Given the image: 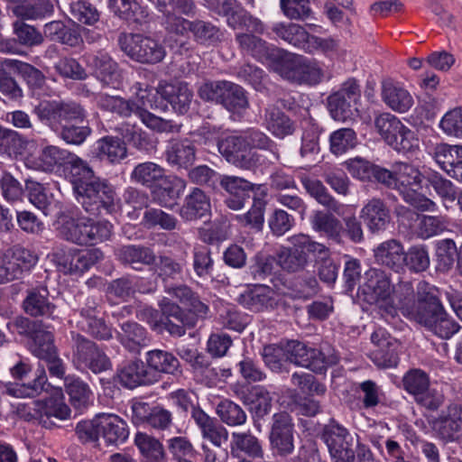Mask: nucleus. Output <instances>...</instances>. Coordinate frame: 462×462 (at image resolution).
I'll list each match as a JSON object with an SVG mask.
<instances>
[{"mask_svg": "<svg viewBox=\"0 0 462 462\" xmlns=\"http://www.w3.org/2000/svg\"><path fill=\"white\" fill-rule=\"evenodd\" d=\"M32 113L40 122L59 133L67 143L81 144L91 133L87 125L72 124L81 123L86 117V112L79 103L43 99L33 106Z\"/></svg>", "mask_w": 462, "mask_h": 462, "instance_id": "obj_1", "label": "nucleus"}, {"mask_svg": "<svg viewBox=\"0 0 462 462\" xmlns=\"http://www.w3.org/2000/svg\"><path fill=\"white\" fill-rule=\"evenodd\" d=\"M219 152L236 167L244 170L255 168L259 154L254 149L269 150L274 160L279 159L277 145L264 133L249 129L239 135H228L217 142Z\"/></svg>", "mask_w": 462, "mask_h": 462, "instance_id": "obj_2", "label": "nucleus"}, {"mask_svg": "<svg viewBox=\"0 0 462 462\" xmlns=\"http://www.w3.org/2000/svg\"><path fill=\"white\" fill-rule=\"evenodd\" d=\"M57 234L62 239L79 245H94L111 236L108 221H95L89 217L61 213L55 222Z\"/></svg>", "mask_w": 462, "mask_h": 462, "instance_id": "obj_3", "label": "nucleus"}, {"mask_svg": "<svg viewBox=\"0 0 462 462\" xmlns=\"http://www.w3.org/2000/svg\"><path fill=\"white\" fill-rule=\"evenodd\" d=\"M8 328L33 340L32 352L39 358L46 360L51 376L58 378L64 376L65 366L61 359L57 356L56 348L53 346V336L51 332L43 328L41 320L14 319L13 322L8 323Z\"/></svg>", "mask_w": 462, "mask_h": 462, "instance_id": "obj_4", "label": "nucleus"}, {"mask_svg": "<svg viewBox=\"0 0 462 462\" xmlns=\"http://www.w3.org/2000/svg\"><path fill=\"white\" fill-rule=\"evenodd\" d=\"M134 99L130 101L134 105V113L150 129L159 133H178L180 126L171 120H165L148 111L149 108L157 107L155 98L157 91L147 83L135 82L133 86Z\"/></svg>", "mask_w": 462, "mask_h": 462, "instance_id": "obj_5", "label": "nucleus"}, {"mask_svg": "<svg viewBox=\"0 0 462 462\" xmlns=\"http://www.w3.org/2000/svg\"><path fill=\"white\" fill-rule=\"evenodd\" d=\"M288 362L296 365L322 373L328 366L338 362V356L335 349L328 344H325L320 349L307 346L304 343L291 340L286 344Z\"/></svg>", "mask_w": 462, "mask_h": 462, "instance_id": "obj_6", "label": "nucleus"}, {"mask_svg": "<svg viewBox=\"0 0 462 462\" xmlns=\"http://www.w3.org/2000/svg\"><path fill=\"white\" fill-rule=\"evenodd\" d=\"M396 186L395 189L403 199L421 211H434L436 204L419 193L421 189V173L413 165L398 162L393 164Z\"/></svg>", "mask_w": 462, "mask_h": 462, "instance_id": "obj_7", "label": "nucleus"}, {"mask_svg": "<svg viewBox=\"0 0 462 462\" xmlns=\"http://www.w3.org/2000/svg\"><path fill=\"white\" fill-rule=\"evenodd\" d=\"M290 245L281 246L277 251V265L287 273L302 272L310 263L308 253H314L318 242L305 234H297L288 237Z\"/></svg>", "mask_w": 462, "mask_h": 462, "instance_id": "obj_8", "label": "nucleus"}, {"mask_svg": "<svg viewBox=\"0 0 462 462\" xmlns=\"http://www.w3.org/2000/svg\"><path fill=\"white\" fill-rule=\"evenodd\" d=\"M18 413L26 420H37L44 427H50L52 424L50 421L51 418L66 420L69 417L70 410L64 402L61 389L56 388L51 397L45 401H34L20 405Z\"/></svg>", "mask_w": 462, "mask_h": 462, "instance_id": "obj_9", "label": "nucleus"}, {"mask_svg": "<svg viewBox=\"0 0 462 462\" xmlns=\"http://www.w3.org/2000/svg\"><path fill=\"white\" fill-rule=\"evenodd\" d=\"M280 75L291 82L316 85L324 78V70L315 60L283 53L277 69Z\"/></svg>", "mask_w": 462, "mask_h": 462, "instance_id": "obj_10", "label": "nucleus"}, {"mask_svg": "<svg viewBox=\"0 0 462 462\" xmlns=\"http://www.w3.org/2000/svg\"><path fill=\"white\" fill-rule=\"evenodd\" d=\"M122 51L140 63L155 64L165 56V50L157 41L141 34H122L119 37Z\"/></svg>", "mask_w": 462, "mask_h": 462, "instance_id": "obj_11", "label": "nucleus"}, {"mask_svg": "<svg viewBox=\"0 0 462 462\" xmlns=\"http://www.w3.org/2000/svg\"><path fill=\"white\" fill-rule=\"evenodd\" d=\"M78 201L89 215H99L101 208L112 212L116 207V192L114 187L106 180H94L88 188H79Z\"/></svg>", "mask_w": 462, "mask_h": 462, "instance_id": "obj_12", "label": "nucleus"}, {"mask_svg": "<svg viewBox=\"0 0 462 462\" xmlns=\"http://www.w3.org/2000/svg\"><path fill=\"white\" fill-rule=\"evenodd\" d=\"M37 262V256L30 250L19 245L5 251L0 265V283H7L20 279Z\"/></svg>", "mask_w": 462, "mask_h": 462, "instance_id": "obj_13", "label": "nucleus"}, {"mask_svg": "<svg viewBox=\"0 0 462 462\" xmlns=\"http://www.w3.org/2000/svg\"><path fill=\"white\" fill-rule=\"evenodd\" d=\"M74 341V362L97 374L108 370L111 362L107 356L92 341L76 334Z\"/></svg>", "mask_w": 462, "mask_h": 462, "instance_id": "obj_14", "label": "nucleus"}, {"mask_svg": "<svg viewBox=\"0 0 462 462\" xmlns=\"http://www.w3.org/2000/svg\"><path fill=\"white\" fill-rule=\"evenodd\" d=\"M365 275V281L358 289L359 298L383 308L392 293L389 276L379 269H370Z\"/></svg>", "mask_w": 462, "mask_h": 462, "instance_id": "obj_15", "label": "nucleus"}, {"mask_svg": "<svg viewBox=\"0 0 462 462\" xmlns=\"http://www.w3.org/2000/svg\"><path fill=\"white\" fill-rule=\"evenodd\" d=\"M323 439L336 462L355 461L356 441L345 428L330 423L324 429Z\"/></svg>", "mask_w": 462, "mask_h": 462, "instance_id": "obj_16", "label": "nucleus"}, {"mask_svg": "<svg viewBox=\"0 0 462 462\" xmlns=\"http://www.w3.org/2000/svg\"><path fill=\"white\" fill-rule=\"evenodd\" d=\"M374 348L370 357L375 365L381 368H390L397 365L398 341L383 328H379L371 336Z\"/></svg>", "mask_w": 462, "mask_h": 462, "instance_id": "obj_17", "label": "nucleus"}, {"mask_svg": "<svg viewBox=\"0 0 462 462\" xmlns=\"http://www.w3.org/2000/svg\"><path fill=\"white\" fill-rule=\"evenodd\" d=\"M87 66L105 86L118 88L122 76L117 63L105 51L88 53L84 56Z\"/></svg>", "mask_w": 462, "mask_h": 462, "instance_id": "obj_18", "label": "nucleus"}, {"mask_svg": "<svg viewBox=\"0 0 462 462\" xmlns=\"http://www.w3.org/2000/svg\"><path fill=\"white\" fill-rule=\"evenodd\" d=\"M400 222L415 230L422 238L433 236L446 228L443 217L420 216L413 210L400 207L396 209Z\"/></svg>", "mask_w": 462, "mask_h": 462, "instance_id": "obj_19", "label": "nucleus"}, {"mask_svg": "<svg viewBox=\"0 0 462 462\" xmlns=\"http://www.w3.org/2000/svg\"><path fill=\"white\" fill-rule=\"evenodd\" d=\"M71 152L55 145H47L38 153L30 152L24 156L27 168L42 171H52L56 167L67 165Z\"/></svg>", "mask_w": 462, "mask_h": 462, "instance_id": "obj_20", "label": "nucleus"}, {"mask_svg": "<svg viewBox=\"0 0 462 462\" xmlns=\"http://www.w3.org/2000/svg\"><path fill=\"white\" fill-rule=\"evenodd\" d=\"M270 441L273 449L281 456L293 451V423L287 412H279L273 416Z\"/></svg>", "mask_w": 462, "mask_h": 462, "instance_id": "obj_21", "label": "nucleus"}, {"mask_svg": "<svg viewBox=\"0 0 462 462\" xmlns=\"http://www.w3.org/2000/svg\"><path fill=\"white\" fill-rule=\"evenodd\" d=\"M254 32H239L236 34V41L242 52L246 53L254 59L265 62L275 59H281L283 53L278 49L272 48Z\"/></svg>", "mask_w": 462, "mask_h": 462, "instance_id": "obj_22", "label": "nucleus"}, {"mask_svg": "<svg viewBox=\"0 0 462 462\" xmlns=\"http://www.w3.org/2000/svg\"><path fill=\"white\" fill-rule=\"evenodd\" d=\"M417 305L412 316L420 318H441L446 315L444 307L442 306L436 292L437 290L425 281H420L417 284Z\"/></svg>", "mask_w": 462, "mask_h": 462, "instance_id": "obj_23", "label": "nucleus"}, {"mask_svg": "<svg viewBox=\"0 0 462 462\" xmlns=\"http://www.w3.org/2000/svg\"><path fill=\"white\" fill-rule=\"evenodd\" d=\"M219 184L229 193L230 197L226 199V204L233 210L243 208L246 199L249 198V192L255 188L254 184L245 179L229 175L220 176Z\"/></svg>", "mask_w": 462, "mask_h": 462, "instance_id": "obj_24", "label": "nucleus"}, {"mask_svg": "<svg viewBox=\"0 0 462 462\" xmlns=\"http://www.w3.org/2000/svg\"><path fill=\"white\" fill-rule=\"evenodd\" d=\"M164 157L171 167L187 170L196 160V147L187 138L172 139L166 147Z\"/></svg>", "mask_w": 462, "mask_h": 462, "instance_id": "obj_25", "label": "nucleus"}, {"mask_svg": "<svg viewBox=\"0 0 462 462\" xmlns=\"http://www.w3.org/2000/svg\"><path fill=\"white\" fill-rule=\"evenodd\" d=\"M432 428L445 440H454L462 435V409L457 404L448 407L445 414L432 421Z\"/></svg>", "mask_w": 462, "mask_h": 462, "instance_id": "obj_26", "label": "nucleus"}, {"mask_svg": "<svg viewBox=\"0 0 462 462\" xmlns=\"http://www.w3.org/2000/svg\"><path fill=\"white\" fill-rule=\"evenodd\" d=\"M118 382L125 387L134 389L155 383V377L149 372L147 365L134 360L125 365L117 374Z\"/></svg>", "mask_w": 462, "mask_h": 462, "instance_id": "obj_27", "label": "nucleus"}, {"mask_svg": "<svg viewBox=\"0 0 462 462\" xmlns=\"http://www.w3.org/2000/svg\"><path fill=\"white\" fill-rule=\"evenodd\" d=\"M35 147L32 141L23 138L20 134L11 129L0 130V154L9 158H22L32 152L31 148Z\"/></svg>", "mask_w": 462, "mask_h": 462, "instance_id": "obj_28", "label": "nucleus"}, {"mask_svg": "<svg viewBox=\"0 0 462 462\" xmlns=\"http://www.w3.org/2000/svg\"><path fill=\"white\" fill-rule=\"evenodd\" d=\"M192 419L201 431L203 439H208L214 446L221 447L227 441V430L217 423L215 419L209 417L202 410H194Z\"/></svg>", "mask_w": 462, "mask_h": 462, "instance_id": "obj_29", "label": "nucleus"}, {"mask_svg": "<svg viewBox=\"0 0 462 462\" xmlns=\"http://www.w3.org/2000/svg\"><path fill=\"white\" fill-rule=\"evenodd\" d=\"M361 217L373 233L385 229L391 219L390 211L385 203L377 198L368 200L363 207Z\"/></svg>", "mask_w": 462, "mask_h": 462, "instance_id": "obj_30", "label": "nucleus"}, {"mask_svg": "<svg viewBox=\"0 0 462 462\" xmlns=\"http://www.w3.org/2000/svg\"><path fill=\"white\" fill-rule=\"evenodd\" d=\"M100 437L107 444H119L125 442L129 430L126 422L119 416L113 413L99 414Z\"/></svg>", "mask_w": 462, "mask_h": 462, "instance_id": "obj_31", "label": "nucleus"}, {"mask_svg": "<svg viewBox=\"0 0 462 462\" xmlns=\"http://www.w3.org/2000/svg\"><path fill=\"white\" fill-rule=\"evenodd\" d=\"M209 212V198L200 189L194 188L185 198L180 215L183 219L192 221L208 215Z\"/></svg>", "mask_w": 462, "mask_h": 462, "instance_id": "obj_32", "label": "nucleus"}, {"mask_svg": "<svg viewBox=\"0 0 462 462\" xmlns=\"http://www.w3.org/2000/svg\"><path fill=\"white\" fill-rule=\"evenodd\" d=\"M145 360L149 372L155 377V383L159 381L161 374H175L179 372V360L167 351L151 350L147 352Z\"/></svg>", "mask_w": 462, "mask_h": 462, "instance_id": "obj_33", "label": "nucleus"}, {"mask_svg": "<svg viewBox=\"0 0 462 462\" xmlns=\"http://www.w3.org/2000/svg\"><path fill=\"white\" fill-rule=\"evenodd\" d=\"M374 258L379 264L397 271L405 262L403 246L395 239L383 242L374 249Z\"/></svg>", "mask_w": 462, "mask_h": 462, "instance_id": "obj_34", "label": "nucleus"}, {"mask_svg": "<svg viewBox=\"0 0 462 462\" xmlns=\"http://www.w3.org/2000/svg\"><path fill=\"white\" fill-rule=\"evenodd\" d=\"M118 337L121 344L133 353H139L148 343L145 328L133 319L122 323Z\"/></svg>", "mask_w": 462, "mask_h": 462, "instance_id": "obj_35", "label": "nucleus"}, {"mask_svg": "<svg viewBox=\"0 0 462 462\" xmlns=\"http://www.w3.org/2000/svg\"><path fill=\"white\" fill-rule=\"evenodd\" d=\"M392 300L394 306L387 310V314L394 316L395 310H399L403 316H412L417 305L412 283L408 281L399 282L393 291Z\"/></svg>", "mask_w": 462, "mask_h": 462, "instance_id": "obj_36", "label": "nucleus"}, {"mask_svg": "<svg viewBox=\"0 0 462 462\" xmlns=\"http://www.w3.org/2000/svg\"><path fill=\"white\" fill-rule=\"evenodd\" d=\"M318 246L313 253L317 274L321 282L332 285L337 278L338 265L332 259L330 251L326 245L318 243Z\"/></svg>", "mask_w": 462, "mask_h": 462, "instance_id": "obj_37", "label": "nucleus"}, {"mask_svg": "<svg viewBox=\"0 0 462 462\" xmlns=\"http://www.w3.org/2000/svg\"><path fill=\"white\" fill-rule=\"evenodd\" d=\"M66 168L69 171L76 195L80 194V187L88 188L89 183L98 179L95 176L94 171L89 164L74 153H71Z\"/></svg>", "mask_w": 462, "mask_h": 462, "instance_id": "obj_38", "label": "nucleus"}, {"mask_svg": "<svg viewBox=\"0 0 462 462\" xmlns=\"http://www.w3.org/2000/svg\"><path fill=\"white\" fill-rule=\"evenodd\" d=\"M48 295L46 286L30 291L23 302L25 313L32 317L53 315L55 305L48 300Z\"/></svg>", "mask_w": 462, "mask_h": 462, "instance_id": "obj_39", "label": "nucleus"}, {"mask_svg": "<svg viewBox=\"0 0 462 462\" xmlns=\"http://www.w3.org/2000/svg\"><path fill=\"white\" fill-rule=\"evenodd\" d=\"M47 375L43 367L38 368L35 377L29 383H9L6 385V393L16 398H34L42 392H47L50 386L47 383Z\"/></svg>", "mask_w": 462, "mask_h": 462, "instance_id": "obj_40", "label": "nucleus"}, {"mask_svg": "<svg viewBox=\"0 0 462 462\" xmlns=\"http://www.w3.org/2000/svg\"><path fill=\"white\" fill-rule=\"evenodd\" d=\"M263 122L266 129L278 138L292 134L295 130L293 122L275 106L266 108Z\"/></svg>", "mask_w": 462, "mask_h": 462, "instance_id": "obj_41", "label": "nucleus"}, {"mask_svg": "<svg viewBox=\"0 0 462 462\" xmlns=\"http://www.w3.org/2000/svg\"><path fill=\"white\" fill-rule=\"evenodd\" d=\"M14 4L13 14L23 20H35L51 13L52 5L49 0H7Z\"/></svg>", "mask_w": 462, "mask_h": 462, "instance_id": "obj_42", "label": "nucleus"}, {"mask_svg": "<svg viewBox=\"0 0 462 462\" xmlns=\"http://www.w3.org/2000/svg\"><path fill=\"white\" fill-rule=\"evenodd\" d=\"M107 4L111 12L121 19L138 23L148 20V10L136 0H108Z\"/></svg>", "mask_w": 462, "mask_h": 462, "instance_id": "obj_43", "label": "nucleus"}, {"mask_svg": "<svg viewBox=\"0 0 462 462\" xmlns=\"http://www.w3.org/2000/svg\"><path fill=\"white\" fill-rule=\"evenodd\" d=\"M97 157L112 164L119 163L127 156L124 141L114 136H105L97 142Z\"/></svg>", "mask_w": 462, "mask_h": 462, "instance_id": "obj_44", "label": "nucleus"}, {"mask_svg": "<svg viewBox=\"0 0 462 462\" xmlns=\"http://www.w3.org/2000/svg\"><path fill=\"white\" fill-rule=\"evenodd\" d=\"M189 32L196 42L206 46H217L224 39V32L208 21L199 19L191 21Z\"/></svg>", "mask_w": 462, "mask_h": 462, "instance_id": "obj_45", "label": "nucleus"}, {"mask_svg": "<svg viewBox=\"0 0 462 462\" xmlns=\"http://www.w3.org/2000/svg\"><path fill=\"white\" fill-rule=\"evenodd\" d=\"M117 258L124 263L140 269L142 265H150L155 262V254L147 247L125 245L116 252Z\"/></svg>", "mask_w": 462, "mask_h": 462, "instance_id": "obj_46", "label": "nucleus"}, {"mask_svg": "<svg viewBox=\"0 0 462 462\" xmlns=\"http://www.w3.org/2000/svg\"><path fill=\"white\" fill-rule=\"evenodd\" d=\"M272 31L282 41L305 51L309 32L301 25L280 22L273 25Z\"/></svg>", "mask_w": 462, "mask_h": 462, "instance_id": "obj_47", "label": "nucleus"}, {"mask_svg": "<svg viewBox=\"0 0 462 462\" xmlns=\"http://www.w3.org/2000/svg\"><path fill=\"white\" fill-rule=\"evenodd\" d=\"M165 170L159 164L145 162L137 164L130 174L131 180L147 188H152L164 179Z\"/></svg>", "mask_w": 462, "mask_h": 462, "instance_id": "obj_48", "label": "nucleus"}, {"mask_svg": "<svg viewBox=\"0 0 462 462\" xmlns=\"http://www.w3.org/2000/svg\"><path fill=\"white\" fill-rule=\"evenodd\" d=\"M382 96L385 104L399 113L408 111L413 105L411 94L403 88L392 83L383 85Z\"/></svg>", "mask_w": 462, "mask_h": 462, "instance_id": "obj_49", "label": "nucleus"}, {"mask_svg": "<svg viewBox=\"0 0 462 462\" xmlns=\"http://www.w3.org/2000/svg\"><path fill=\"white\" fill-rule=\"evenodd\" d=\"M66 392L69 396L70 403L78 410L87 408L92 402L93 393L89 386L75 377L65 379Z\"/></svg>", "mask_w": 462, "mask_h": 462, "instance_id": "obj_50", "label": "nucleus"}, {"mask_svg": "<svg viewBox=\"0 0 462 462\" xmlns=\"http://www.w3.org/2000/svg\"><path fill=\"white\" fill-rule=\"evenodd\" d=\"M429 154L436 163L448 173L462 153V145H449L448 143H437L429 148Z\"/></svg>", "mask_w": 462, "mask_h": 462, "instance_id": "obj_51", "label": "nucleus"}, {"mask_svg": "<svg viewBox=\"0 0 462 462\" xmlns=\"http://www.w3.org/2000/svg\"><path fill=\"white\" fill-rule=\"evenodd\" d=\"M162 95L168 99L173 109L180 114L187 112L193 97L192 91L183 82L166 86Z\"/></svg>", "mask_w": 462, "mask_h": 462, "instance_id": "obj_52", "label": "nucleus"}, {"mask_svg": "<svg viewBox=\"0 0 462 462\" xmlns=\"http://www.w3.org/2000/svg\"><path fill=\"white\" fill-rule=\"evenodd\" d=\"M159 187L152 191L153 199L161 205L166 207L170 199L179 196L185 188V181L176 176H167L158 182Z\"/></svg>", "mask_w": 462, "mask_h": 462, "instance_id": "obj_53", "label": "nucleus"}, {"mask_svg": "<svg viewBox=\"0 0 462 462\" xmlns=\"http://www.w3.org/2000/svg\"><path fill=\"white\" fill-rule=\"evenodd\" d=\"M11 59H0V91L12 100H19L23 97V90L12 75L16 74L13 69Z\"/></svg>", "mask_w": 462, "mask_h": 462, "instance_id": "obj_54", "label": "nucleus"}, {"mask_svg": "<svg viewBox=\"0 0 462 462\" xmlns=\"http://www.w3.org/2000/svg\"><path fill=\"white\" fill-rule=\"evenodd\" d=\"M221 105L228 111L241 113L248 107V100L244 89L230 81H226L223 91Z\"/></svg>", "mask_w": 462, "mask_h": 462, "instance_id": "obj_55", "label": "nucleus"}, {"mask_svg": "<svg viewBox=\"0 0 462 462\" xmlns=\"http://www.w3.org/2000/svg\"><path fill=\"white\" fill-rule=\"evenodd\" d=\"M134 443L148 462H162L163 459V447L154 437L138 432L134 437Z\"/></svg>", "mask_w": 462, "mask_h": 462, "instance_id": "obj_56", "label": "nucleus"}, {"mask_svg": "<svg viewBox=\"0 0 462 462\" xmlns=\"http://www.w3.org/2000/svg\"><path fill=\"white\" fill-rule=\"evenodd\" d=\"M271 290L264 285H255L241 293L238 301L245 308L253 311H259L267 306L270 300Z\"/></svg>", "mask_w": 462, "mask_h": 462, "instance_id": "obj_57", "label": "nucleus"}, {"mask_svg": "<svg viewBox=\"0 0 462 462\" xmlns=\"http://www.w3.org/2000/svg\"><path fill=\"white\" fill-rule=\"evenodd\" d=\"M311 225L314 230L323 232L328 237L336 241L339 240L342 225L332 214L317 211L312 217Z\"/></svg>", "mask_w": 462, "mask_h": 462, "instance_id": "obj_58", "label": "nucleus"}, {"mask_svg": "<svg viewBox=\"0 0 462 462\" xmlns=\"http://www.w3.org/2000/svg\"><path fill=\"white\" fill-rule=\"evenodd\" d=\"M402 125L400 119L390 113L380 114L374 118V126L388 145L393 144Z\"/></svg>", "mask_w": 462, "mask_h": 462, "instance_id": "obj_59", "label": "nucleus"}, {"mask_svg": "<svg viewBox=\"0 0 462 462\" xmlns=\"http://www.w3.org/2000/svg\"><path fill=\"white\" fill-rule=\"evenodd\" d=\"M303 187L307 192L313 197L319 204L324 207L337 211L339 204L337 201L328 193L327 188L323 183L316 179L304 177L301 179Z\"/></svg>", "mask_w": 462, "mask_h": 462, "instance_id": "obj_60", "label": "nucleus"}, {"mask_svg": "<svg viewBox=\"0 0 462 462\" xmlns=\"http://www.w3.org/2000/svg\"><path fill=\"white\" fill-rule=\"evenodd\" d=\"M97 104L102 110L117 114L123 117H128L134 113L133 102L118 96L99 94L97 96Z\"/></svg>", "mask_w": 462, "mask_h": 462, "instance_id": "obj_61", "label": "nucleus"}, {"mask_svg": "<svg viewBox=\"0 0 462 462\" xmlns=\"http://www.w3.org/2000/svg\"><path fill=\"white\" fill-rule=\"evenodd\" d=\"M11 61L13 65L7 69H14L16 74L24 79L29 88L32 89H40L43 87L46 78L40 69L27 62L18 60L11 59Z\"/></svg>", "mask_w": 462, "mask_h": 462, "instance_id": "obj_62", "label": "nucleus"}, {"mask_svg": "<svg viewBox=\"0 0 462 462\" xmlns=\"http://www.w3.org/2000/svg\"><path fill=\"white\" fill-rule=\"evenodd\" d=\"M227 25L234 30L246 29L248 32L263 33L264 24L263 22L251 15L242 5L237 11L226 20Z\"/></svg>", "mask_w": 462, "mask_h": 462, "instance_id": "obj_63", "label": "nucleus"}, {"mask_svg": "<svg viewBox=\"0 0 462 462\" xmlns=\"http://www.w3.org/2000/svg\"><path fill=\"white\" fill-rule=\"evenodd\" d=\"M273 397L270 393L261 387L252 388L246 396V403L250 406L252 412L262 418L271 411Z\"/></svg>", "mask_w": 462, "mask_h": 462, "instance_id": "obj_64", "label": "nucleus"}]
</instances>
